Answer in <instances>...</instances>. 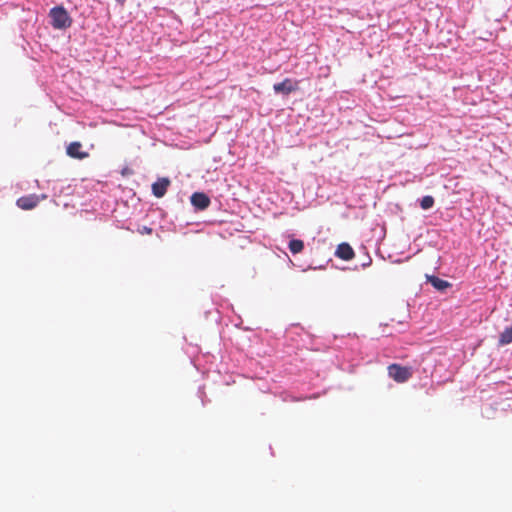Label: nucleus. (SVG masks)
Returning a JSON list of instances; mask_svg holds the SVG:
<instances>
[{
  "label": "nucleus",
  "mask_w": 512,
  "mask_h": 512,
  "mask_svg": "<svg viewBox=\"0 0 512 512\" xmlns=\"http://www.w3.org/2000/svg\"><path fill=\"white\" fill-rule=\"evenodd\" d=\"M51 25L54 29H67L72 25V18L63 6L53 7L49 12Z\"/></svg>",
  "instance_id": "f257e3e1"
},
{
  "label": "nucleus",
  "mask_w": 512,
  "mask_h": 512,
  "mask_svg": "<svg viewBox=\"0 0 512 512\" xmlns=\"http://www.w3.org/2000/svg\"><path fill=\"white\" fill-rule=\"evenodd\" d=\"M387 370L389 377L397 383H404L413 375L411 367H404L399 364H391L388 366Z\"/></svg>",
  "instance_id": "f03ea898"
},
{
  "label": "nucleus",
  "mask_w": 512,
  "mask_h": 512,
  "mask_svg": "<svg viewBox=\"0 0 512 512\" xmlns=\"http://www.w3.org/2000/svg\"><path fill=\"white\" fill-rule=\"evenodd\" d=\"M273 89L276 93L288 95L299 89V81L285 78L282 82L274 84Z\"/></svg>",
  "instance_id": "7ed1b4c3"
},
{
  "label": "nucleus",
  "mask_w": 512,
  "mask_h": 512,
  "mask_svg": "<svg viewBox=\"0 0 512 512\" xmlns=\"http://www.w3.org/2000/svg\"><path fill=\"white\" fill-rule=\"evenodd\" d=\"M46 195H42L41 199H45ZM40 202V197L35 194L20 197L16 204L23 210H31L35 208Z\"/></svg>",
  "instance_id": "20e7f679"
},
{
  "label": "nucleus",
  "mask_w": 512,
  "mask_h": 512,
  "mask_svg": "<svg viewBox=\"0 0 512 512\" xmlns=\"http://www.w3.org/2000/svg\"><path fill=\"white\" fill-rule=\"evenodd\" d=\"M210 203V198L203 192H195L191 196V204L198 210L207 209Z\"/></svg>",
  "instance_id": "39448f33"
},
{
  "label": "nucleus",
  "mask_w": 512,
  "mask_h": 512,
  "mask_svg": "<svg viewBox=\"0 0 512 512\" xmlns=\"http://www.w3.org/2000/svg\"><path fill=\"white\" fill-rule=\"evenodd\" d=\"M67 155L75 159H85L89 156L88 152L82 151V144L78 141L71 142L66 149Z\"/></svg>",
  "instance_id": "423d86ee"
},
{
  "label": "nucleus",
  "mask_w": 512,
  "mask_h": 512,
  "mask_svg": "<svg viewBox=\"0 0 512 512\" xmlns=\"http://www.w3.org/2000/svg\"><path fill=\"white\" fill-rule=\"evenodd\" d=\"M169 186L170 180L168 178H160L152 184V193L155 197L162 198L166 194Z\"/></svg>",
  "instance_id": "0eeeda50"
},
{
  "label": "nucleus",
  "mask_w": 512,
  "mask_h": 512,
  "mask_svg": "<svg viewBox=\"0 0 512 512\" xmlns=\"http://www.w3.org/2000/svg\"><path fill=\"white\" fill-rule=\"evenodd\" d=\"M335 255L342 260L349 261L354 258L355 253L348 243L343 242L337 246Z\"/></svg>",
  "instance_id": "6e6552de"
},
{
  "label": "nucleus",
  "mask_w": 512,
  "mask_h": 512,
  "mask_svg": "<svg viewBox=\"0 0 512 512\" xmlns=\"http://www.w3.org/2000/svg\"><path fill=\"white\" fill-rule=\"evenodd\" d=\"M428 281L432 284V286L435 289L439 291H444L445 289L451 286V284L448 281L440 279L436 276H428Z\"/></svg>",
  "instance_id": "1a4fd4ad"
},
{
  "label": "nucleus",
  "mask_w": 512,
  "mask_h": 512,
  "mask_svg": "<svg viewBox=\"0 0 512 512\" xmlns=\"http://www.w3.org/2000/svg\"><path fill=\"white\" fill-rule=\"evenodd\" d=\"M512 342V326L507 327L499 336V345H507Z\"/></svg>",
  "instance_id": "9d476101"
},
{
  "label": "nucleus",
  "mask_w": 512,
  "mask_h": 512,
  "mask_svg": "<svg viewBox=\"0 0 512 512\" xmlns=\"http://www.w3.org/2000/svg\"><path fill=\"white\" fill-rule=\"evenodd\" d=\"M304 249V242L300 239H292L289 242V250L293 254L301 253Z\"/></svg>",
  "instance_id": "9b49d317"
},
{
  "label": "nucleus",
  "mask_w": 512,
  "mask_h": 512,
  "mask_svg": "<svg viewBox=\"0 0 512 512\" xmlns=\"http://www.w3.org/2000/svg\"><path fill=\"white\" fill-rule=\"evenodd\" d=\"M434 205V198L432 196H424L421 199L420 206L422 209H430Z\"/></svg>",
  "instance_id": "f8f14e48"
},
{
  "label": "nucleus",
  "mask_w": 512,
  "mask_h": 512,
  "mask_svg": "<svg viewBox=\"0 0 512 512\" xmlns=\"http://www.w3.org/2000/svg\"><path fill=\"white\" fill-rule=\"evenodd\" d=\"M141 233H147V234H150L152 233V229L149 228V227H143Z\"/></svg>",
  "instance_id": "ddd939ff"
},
{
  "label": "nucleus",
  "mask_w": 512,
  "mask_h": 512,
  "mask_svg": "<svg viewBox=\"0 0 512 512\" xmlns=\"http://www.w3.org/2000/svg\"><path fill=\"white\" fill-rule=\"evenodd\" d=\"M118 4H120L121 6H123L126 2V0H115Z\"/></svg>",
  "instance_id": "4468645a"
},
{
  "label": "nucleus",
  "mask_w": 512,
  "mask_h": 512,
  "mask_svg": "<svg viewBox=\"0 0 512 512\" xmlns=\"http://www.w3.org/2000/svg\"><path fill=\"white\" fill-rule=\"evenodd\" d=\"M370 263H371V259L369 260L368 263H367V261H364L363 267H366L367 265H370Z\"/></svg>",
  "instance_id": "2eb2a0df"
},
{
  "label": "nucleus",
  "mask_w": 512,
  "mask_h": 512,
  "mask_svg": "<svg viewBox=\"0 0 512 512\" xmlns=\"http://www.w3.org/2000/svg\"><path fill=\"white\" fill-rule=\"evenodd\" d=\"M370 263H371V259L369 260L368 263H367V261H364L363 267H366L367 265H370Z\"/></svg>",
  "instance_id": "dca6fc26"
}]
</instances>
